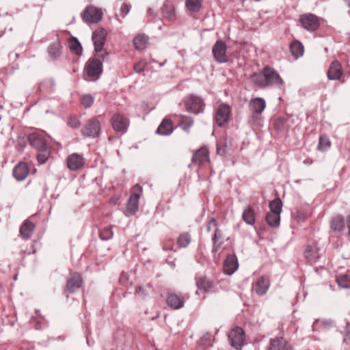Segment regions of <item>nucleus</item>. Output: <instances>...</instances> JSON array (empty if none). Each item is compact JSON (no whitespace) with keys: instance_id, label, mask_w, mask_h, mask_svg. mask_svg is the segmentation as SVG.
<instances>
[{"instance_id":"56","label":"nucleus","mask_w":350,"mask_h":350,"mask_svg":"<svg viewBox=\"0 0 350 350\" xmlns=\"http://www.w3.org/2000/svg\"><path fill=\"white\" fill-rule=\"evenodd\" d=\"M147 12H148V14L149 15H152V13H153V10H152L151 8H149V9L148 10Z\"/></svg>"},{"instance_id":"8","label":"nucleus","mask_w":350,"mask_h":350,"mask_svg":"<svg viewBox=\"0 0 350 350\" xmlns=\"http://www.w3.org/2000/svg\"><path fill=\"white\" fill-rule=\"evenodd\" d=\"M82 18L86 23H97L103 18V12L99 8L89 6L83 11Z\"/></svg>"},{"instance_id":"50","label":"nucleus","mask_w":350,"mask_h":350,"mask_svg":"<svg viewBox=\"0 0 350 350\" xmlns=\"http://www.w3.org/2000/svg\"><path fill=\"white\" fill-rule=\"evenodd\" d=\"M221 237H222L221 231L220 230H219L218 228H216V230H215L213 237V242L214 244V250H216L215 248V247L217 239H221Z\"/></svg>"},{"instance_id":"58","label":"nucleus","mask_w":350,"mask_h":350,"mask_svg":"<svg viewBox=\"0 0 350 350\" xmlns=\"http://www.w3.org/2000/svg\"><path fill=\"white\" fill-rule=\"evenodd\" d=\"M165 64V62H163V63H161L159 64V66L161 67L163 66L164 64Z\"/></svg>"},{"instance_id":"43","label":"nucleus","mask_w":350,"mask_h":350,"mask_svg":"<svg viewBox=\"0 0 350 350\" xmlns=\"http://www.w3.org/2000/svg\"><path fill=\"white\" fill-rule=\"evenodd\" d=\"M99 234L102 240L108 241L112 239L113 233L110 227H106L100 231Z\"/></svg>"},{"instance_id":"4","label":"nucleus","mask_w":350,"mask_h":350,"mask_svg":"<svg viewBox=\"0 0 350 350\" xmlns=\"http://www.w3.org/2000/svg\"><path fill=\"white\" fill-rule=\"evenodd\" d=\"M214 59L219 64H225L229 61L227 54V46L223 40L216 41L212 49Z\"/></svg>"},{"instance_id":"7","label":"nucleus","mask_w":350,"mask_h":350,"mask_svg":"<svg viewBox=\"0 0 350 350\" xmlns=\"http://www.w3.org/2000/svg\"><path fill=\"white\" fill-rule=\"evenodd\" d=\"M100 132V122L96 118H92L87 121L82 129V134L87 137L96 138Z\"/></svg>"},{"instance_id":"57","label":"nucleus","mask_w":350,"mask_h":350,"mask_svg":"<svg viewBox=\"0 0 350 350\" xmlns=\"http://www.w3.org/2000/svg\"><path fill=\"white\" fill-rule=\"evenodd\" d=\"M349 7H350V0H345Z\"/></svg>"},{"instance_id":"15","label":"nucleus","mask_w":350,"mask_h":350,"mask_svg":"<svg viewBox=\"0 0 350 350\" xmlns=\"http://www.w3.org/2000/svg\"><path fill=\"white\" fill-rule=\"evenodd\" d=\"M209 161V152L206 147H202L193 155L192 163L198 165H202Z\"/></svg>"},{"instance_id":"13","label":"nucleus","mask_w":350,"mask_h":350,"mask_svg":"<svg viewBox=\"0 0 350 350\" xmlns=\"http://www.w3.org/2000/svg\"><path fill=\"white\" fill-rule=\"evenodd\" d=\"M82 284L83 280L81 275L78 273H74L67 280L66 291L73 293L81 287Z\"/></svg>"},{"instance_id":"52","label":"nucleus","mask_w":350,"mask_h":350,"mask_svg":"<svg viewBox=\"0 0 350 350\" xmlns=\"http://www.w3.org/2000/svg\"><path fill=\"white\" fill-rule=\"evenodd\" d=\"M217 152L221 155H224L226 153V146L224 144L218 143L217 144Z\"/></svg>"},{"instance_id":"25","label":"nucleus","mask_w":350,"mask_h":350,"mask_svg":"<svg viewBox=\"0 0 350 350\" xmlns=\"http://www.w3.org/2000/svg\"><path fill=\"white\" fill-rule=\"evenodd\" d=\"M139 195L138 193H133L129 198L127 203L126 210L131 214H135L138 210Z\"/></svg>"},{"instance_id":"28","label":"nucleus","mask_w":350,"mask_h":350,"mask_svg":"<svg viewBox=\"0 0 350 350\" xmlns=\"http://www.w3.org/2000/svg\"><path fill=\"white\" fill-rule=\"evenodd\" d=\"M48 53L50 57L55 59L62 55V45L59 41L51 44L48 48Z\"/></svg>"},{"instance_id":"29","label":"nucleus","mask_w":350,"mask_h":350,"mask_svg":"<svg viewBox=\"0 0 350 350\" xmlns=\"http://www.w3.org/2000/svg\"><path fill=\"white\" fill-rule=\"evenodd\" d=\"M269 283L267 280L264 277L259 278L256 282L255 287V292L256 294L258 295H263L267 293Z\"/></svg>"},{"instance_id":"11","label":"nucleus","mask_w":350,"mask_h":350,"mask_svg":"<svg viewBox=\"0 0 350 350\" xmlns=\"http://www.w3.org/2000/svg\"><path fill=\"white\" fill-rule=\"evenodd\" d=\"M107 31L103 28L96 29L92 33V40L96 53L101 52L105 43Z\"/></svg>"},{"instance_id":"32","label":"nucleus","mask_w":350,"mask_h":350,"mask_svg":"<svg viewBox=\"0 0 350 350\" xmlns=\"http://www.w3.org/2000/svg\"><path fill=\"white\" fill-rule=\"evenodd\" d=\"M202 5V0H186L185 7L187 10L193 13L200 12Z\"/></svg>"},{"instance_id":"40","label":"nucleus","mask_w":350,"mask_h":350,"mask_svg":"<svg viewBox=\"0 0 350 350\" xmlns=\"http://www.w3.org/2000/svg\"><path fill=\"white\" fill-rule=\"evenodd\" d=\"M282 203L280 198H276L269 202V212H273L278 215H280L282 211Z\"/></svg>"},{"instance_id":"38","label":"nucleus","mask_w":350,"mask_h":350,"mask_svg":"<svg viewBox=\"0 0 350 350\" xmlns=\"http://www.w3.org/2000/svg\"><path fill=\"white\" fill-rule=\"evenodd\" d=\"M148 42V37L145 34H139L133 39V44L137 49H142Z\"/></svg>"},{"instance_id":"59","label":"nucleus","mask_w":350,"mask_h":350,"mask_svg":"<svg viewBox=\"0 0 350 350\" xmlns=\"http://www.w3.org/2000/svg\"><path fill=\"white\" fill-rule=\"evenodd\" d=\"M135 188H136V189L137 188L139 189H141L140 187L138 185H135Z\"/></svg>"},{"instance_id":"42","label":"nucleus","mask_w":350,"mask_h":350,"mask_svg":"<svg viewBox=\"0 0 350 350\" xmlns=\"http://www.w3.org/2000/svg\"><path fill=\"white\" fill-rule=\"evenodd\" d=\"M39 153L37 155V160L40 164L44 163L50 155V150L49 148L44 150H38Z\"/></svg>"},{"instance_id":"12","label":"nucleus","mask_w":350,"mask_h":350,"mask_svg":"<svg viewBox=\"0 0 350 350\" xmlns=\"http://www.w3.org/2000/svg\"><path fill=\"white\" fill-rule=\"evenodd\" d=\"M28 140L31 146L38 151L48 148L46 140L42 134L33 133L29 135Z\"/></svg>"},{"instance_id":"35","label":"nucleus","mask_w":350,"mask_h":350,"mask_svg":"<svg viewBox=\"0 0 350 350\" xmlns=\"http://www.w3.org/2000/svg\"><path fill=\"white\" fill-rule=\"evenodd\" d=\"M55 80L52 78H50L45 79L42 83H40L39 85V89L40 91H44L46 92H52L55 89Z\"/></svg>"},{"instance_id":"54","label":"nucleus","mask_w":350,"mask_h":350,"mask_svg":"<svg viewBox=\"0 0 350 350\" xmlns=\"http://www.w3.org/2000/svg\"><path fill=\"white\" fill-rule=\"evenodd\" d=\"M348 236L350 237V215L347 217Z\"/></svg>"},{"instance_id":"20","label":"nucleus","mask_w":350,"mask_h":350,"mask_svg":"<svg viewBox=\"0 0 350 350\" xmlns=\"http://www.w3.org/2000/svg\"><path fill=\"white\" fill-rule=\"evenodd\" d=\"M304 255L307 261L310 264L317 262L320 258L319 248L316 245H308L305 250Z\"/></svg>"},{"instance_id":"9","label":"nucleus","mask_w":350,"mask_h":350,"mask_svg":"<svg viewBox=\"0 0 350 350\" xmlns=\"http://www.w3.org/2000/svg\"><path fill=\"white\" fill-rule=\"evenodd\" d=\"M230 106L226 103H222L218 107L215 113V122L217 124L221 127L226 124L230 118Z\"/></svg>"},{"instance_id":"47","label":"nucleus","mask_w":350,"mask_h":350,"mask_svg":"<svg viewBox=\"0 0 350 350\" xmlns=\"http://www.w3.org/2000/svg\"><path fill=\"white\" fill-rule=\"evenodd\" d=\"M131 8V4L123 3L120 7V15L124 18L130 12Z\"/></svg>"},{"instance_id":"5","label":"nucleus","mask_w":350,"mask_h":350,"mask_svg":"<svg viewBox=\"0 0 350 350\" xmlns=\"http://www.w3.org/2000/svg\"><path fill=\"white\" fill-rule=\"evenodd\" d=\"M228 339L232 347L237 349H241L245 343V336L243 329L239 327L232 329L228 334Z\"/></svg>"},{"instance_id":"31","label":"nucleus","mask_w":350,"mask_h":350,"mask_svg":"<svg viewBox=\"0 0 350 350\" xmlns=\"http://www.w3.org/2000/svg\"><path fill=\"white\" fill-rule=\"evenodd\" d=\"M331 228L334 232H341L345 228V220L342 216L336 215L331 221Z\"/></svg>"},{"instance_id":"34","label":"nucleus","mask_w":350,"mask_h":350,"mask_svg":"<svg viewBox=\"0 0 350 350\" xmlns=\"http://www.w3.org/2000/svg\"><path fill=\"white\" fill-rule=\"evenodd\" d=\"M266 221L271 227H278L280 222V215H278L273 212H269L266 215Z\"/></svg>"},{"instance_id":"1","label":"nucleus","mask_w":350,"mask_h":350,"mask_svg":"<svg viewBox=\"0 0 350 350\" xmlns=\"http://www.w3.org/2000/svg\"><path fill=\"white\" fill-rule=\"evenodd\" d=\"M252 81L260 88L283 84V80L279 74L272 68L266 66L262 72L254 73L252 76Z\"/></svg>"},{"instance_id":"3","label":"nucleus","mask_w":350,"mask_h":350,"mask_svg":"<svg viewBox=\"0 0 350 350\" xmlns=\"http://www.w3.org/2000/svg\"><path fill=\"white\" fill-rule=\"evenodd\" d=\"M184 103L189 112L198 114L204 111V103L199 96L191 94L185 98Z\"/></svg>"},{"instance_id":"41","label":"nucleus","mask_w":350,"mask_h":350,"mask_svg":"<svg viewBox=\"0 0 350 350\" xmlns=\"http://www.w3.org/2000/svg\"><path fill=\"white\" fill-rule=\"evenodd\" d=\"M191 242V236L188 232H185L179 235L177 239L178 247H186Z\"/></svg>"},{"instance_id":"17","label":"nucleus","mask_w":350,"mask_h":350,"mask_svg":"<svg viewBox=\"0 0 350 350\" xmlns=\"http://www.w3.org/2000/svg\"><path fill=\"white\" fill-rule=\"evenodd\" d=\"M29 173V167L24 162L18 163L13 169V176L18 181L24 180Z\"/></svg>"},{"instance_id":"51","label":"nucleus","mask_w":350,"mask_h":350,"mask_svg":"<svg viewBox=\"0 0 350 350\" xmlns=\"http://www.w3.org/2000/svg\"><path fill=\"white\" fill-rule=\"evenodd\" d=\"M213 226H217V221L215 218H212L210 219L206 224V230L208 232H210L212 229Z\"/></svg>"},{"instance_id":"30","label":"nucleus","mask_w":350,"mask_h":350,"mask_svg":"<svg viewBox=\"0 0 350 350\" xmlns=\"http://www.w3.org/2000/svg\"><path fill=\"white\" fill-rule=\"evenodd\" d=\"M336 282L339 288H350V275L348 273H340L336 275Z\"/></svg>"},{"instance_id":"14","label":"nucleus","mask_w":350,"mask_h":350,"mask_svg":"<svg viewBox=\"0 0 350 350\" xmlns=\"http://www.w3.org/2000/svg\"><path fill=\"white\" fill-rule=\"evenodd\" d=\"M343 74L341 64L334 60L331 64L327 72L328 79L332 81L339 80Z\"/></svg>"},{"instance_id":"6","label":"nucleus","mask_w":350,"mask_h":350,"mask_svg":"<svg viewBox=\"0 0 350 350\" xmlns=\"http://www.w3.org/2000/svg\"><path fill=\"white\" fill-rule=\"evenodd\" d=\"M299 21L301 27L308 31H316L320 25L319 18L311 13L301 15Z\"/></svg>"},{"instance_id":"36","label":"nucleus","mask_w":350,"mask_h":350,"mask_svg":"<svg viewBox=\"0 0 350 350\" xmlns=\"http://www.w3.org/2000/svg\"><path fill=\"white\" fill-rule=\"evenodd\" d=\"M69 48L73 53L77 55H79L82 53L83 49L81 43L75 37H72L69 40Z\"/></svg>"},{"instance_id":"53","label":"nucleus","mask_w":350,"mask_h":350,"mask_svg":"<svg viewBox=\"0 0 350 350\" xmlns=\"http://www.w3.org/2000/svg\"><path fill=\"white\" fill-rule=\"evenodd\" d=\"M96 54L99 58H102L103 59L108 56V53L105 51H103V49L101 52L96 53Z\"/></svg>"},{"instance_id":"27","label":"nucleus","mask_w":350,"mask_h":350,"mask_svg":"<svg viewBox=\"0 0 350 350\" xmlns=\"http://www.w3.org/2000/svg\"><path fill=\"white\" fill-rule=\"evenodd\" d=\"M196 283L198 290L203 292L209 291L213 287V282L208 280L206 277H199L196 279Z\"/></svg>"},{"instance_id":"19","label":"nucleus","mask_w":350,"mask_h":350,"mask_svg":"<svg viewBox=\"0 0 350 350\" xmlns=\"http://www.w3.org/2000/svg\"><path fill=\"white\" fill-rule=\"evenodd\" d=\"M265 107V100L260 97L252 99L249 103L250 110L256 114H260L264 111Z\"/></svg>"},{"instance_id":"55","label":"nucleus","mask_w":350,"mask_h":350,"mask_svg":"<svg viewBox=\"0 0 350 350\" xmlns=\"http://www.w3.org/2000/svg\"><path fill=\"white\" fill-rule=\"evenodd\" d=\"M142 291V288L141 286H138L135 289V293L136 294H139Z\"/></svg>"},{"instance_id":"21","label":"nucleus","mask_w":350,"mask_h":350,"mask_svg":"<svg viewBox=\"0 0 350 350\" xmlns=\"http://www.w3.org/2000/svg\"><path fill=\"white\" fill-rule=\"evenodd\" d=\"M289 345L283 337H277L270 340L268 350H288Z\"/></svg>"},{"instance_id":"2","label":"nucleus","mask_w":350,"mask_h":350,"mask_svg":"<svg viewBox=\"0 0 350 350\" xmlns=\"http://www.w3.org/2000/svg\"><path fill=\"white\" fill-rule=\"evenodd\" d=\"M85 71L90 80L98 79L103 72L102 62L98 58L90 59L85 65Z\"/></svg>"},{"instance_id":"45","label":"nucleus","mask_w":350,"mask_h":350,"mask_svg":"<svg viewBox=\"0 0 350 350\" xmlns=\"http://www.w3.org/2000/svg\"><path fill=\"white\" fill-rule=\"evenodd\" d=\"M94 98L91 94H85L81 97V103L85 108L90 107L94 103Z\"/></svg>"},{"instance_id":"46","label":"nucleus","mask_w":350,"mask_h":350,"mask_svg":"<svg viewBox=\"0 0 350 350\" xmlns=\"http://www.w3.org/2000/svg\"><path fill=\"white\" fill-rule=\"evenodd\" d=\"M174 248V241L171 239L166 240L163 245V250L165 251H174L176 250Z\"/></svg>"},{"instance_id":"24","label":"nucleus","mask_w":350,"mask_h":350,"mask_svg":"<svg viewBox=\"0 0 350 350\" xmlns=\"http://www.w3.org/2000/svg\"><path fill=\"white\" fill-rule=\"evenodd\" d=\"M34 229V224L29 221H25L20 228V235L23 239H28L30 238Z\"/></svg>"},{"instance_id":"10","label":"nucleus","mask_w":350,"mask_h":350,"mask_svg":"<svg viewBox=\"0 0 350 350\" xmlns=\"http://www.w3.org/2000/svg\"><path fill=\"white\" fill-rule=\"evenodd\" d=\"M113 129L122 133H125L127 131L129 122L124 116L120 113L113 114L111 118Z\"/></svg>"},{"instance_id":"39","label":"nucleus","mask_w":350,"mask_h":350,"mask_svg":"<svg viewBox=\"0 0 350 350\" xmlns=\"http://www.w3.org/2000/svg\"><path fill=\"white\" fill-rule=\"evenodd\" d=\"M331 146V142L328 137L325 135H321L319 137V144L317 148L320 151H326Z\"/></svg>"},{"instance_id":"26","label":"nucleus","mask_w":350,"mask_h":350,"mask_svg":"<svg viewBox=\"0 0 350 350\" xmlns=\"http://www.w3.org/2000/svg\"><path fill=\"white\" fill-rule=\"evenodd\" d=\"M243 220L248 225H254L255 224L254 210L250 206H246L242 214Z\"/></svg>"},{"instance_id":"37","label":"nucleus","mask_w":350,"mask_h":350,"mask_svg":"<svg viewBox=\"0 0 350 350\" xmlns=\"http://www.w3.org/2000/svg\"><path fill=\"white\" fill-rule=\"evenodd\" d=\"M290 50L294 57L296 58L301 56L304 53V46L299 41H294L290 45Z\"/></svg>"},{"instance_id":"16","label":"nucleus","mask_w":350,"mask_h":350,"mask_svg":"<svg viewBox=\"0 0 350 350\" xmlns=\"http://www.w3.org/2000/svg\"><path fill=\"white\" fill-rule=\"evenodd\" d=\"M83 158L77 153L70 154L67 159V166L71 171L78 170L83 165Z\"/></svg>"},{"instance_id":"23","label":"nucleus","mask_w":350,"mask_h":350,"mask_svg":"<svg viewBox=\"0 0 350 350\" xmlns=\"http://www.w3.org/2000/svg\"><path fill=\"white\" fill-rule=\"evenodd\" d=\"M173 132L172 122L169 119H164L157 129V133L161 135H169Z\"/></svg>"},{"instance_id":"48","label":"nucleus","mask_w":350,"mask_h":350,"mask_svg":"<svg viewBox=\"0 0 350 350\" xmlns=\"http://www.w3.org/2000/svg\"><path fill=\"white\" fill-rule=\"evenodd\" d=\"M146 66V62L144 60H140L134 65L135 72L140 73L144 70Z\"/></svg>"},{"instance_id":"33","label":"nucleus","mask_w":350,"mask_h":350,"mask_svg":"<svg viewBox=\"0 0 350 350\" xmlns=\"http://www.w3.org/2000/svg\"><path fill=\"white\" fill-rule=\"evenodd\" d=\"M180 122L178 126L185 131L189 132L190 128L193 125L194 120L191 116H180Z\"/></svg>"},{"instance_id":"18","label":"nucleus","mask_w":350,"mask_h":350,"mask_svg":"<svg viewBox=\"0 0 350 350\" xmlns=\"http://www.w3.org/2000/svg\"><path fill=\"white\" fill-rule=\"evenodd\" d=\"M239 265L235 256H228L224 263V271L228 275H232L237 269Z\"/></svg>"},{"instance_id":"49","label":"nucleus","mask_w":350,"mask_h":350,"mask_svg":"<svg viewBox=\"0 0 350 350\" xmlns=\"http://www.w3.org/2000/svg\"><path fill=\"white\" fill-rule=\"evenodd\" d=\"M68 124L70 127L76 129L79 127L81 123L77 118H76L75 116H70L68 120Z\"/></svg>"},{"instance_id":"22","label":"nucleus","mask_w":350,"mask_h":350,"mask_svg":"<svg viewBox=\"0 0 350 350\" xmlns=\"http://www.w3.org/2000/svg\"><path fill=\"white\" fill-rule=\"evenodd\" d=\"M167 304L171 308L178 310L183 307L184 299L176 294L169 293L167 297Z\"/></svg>"},{"instance_id":"44","label":"nucleus","mask_w":350,"mask_h":350,"mask_svg":"<svg viewBox=\"0 0 350 350\" xmlns=\"http://www.w3.org/2000/svg\"><path fill=\"white\" fill-rule=\"evenodd\" d=\"M163 15L165 18L171 20L175 16V10L173 8H169L167 5H164L162 8Z\"/></svg>"}]
</instances>
